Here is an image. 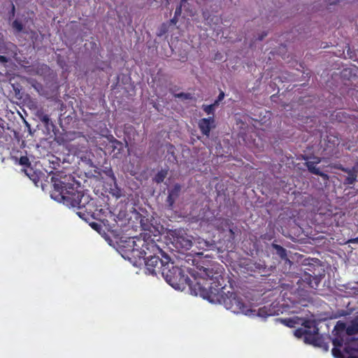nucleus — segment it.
<instances>
[{
  "label": "nucleus",
  "mask_w": 358,
  "mask_h": 358,
  "mask_svg": "<svg viewBox=\"0 0 358 358\" xmlns=\"http://www.w3.org/2000/svg\"><path fill=\"white\" fill-rule=\"evenodd\" d=\"M176 96L187 98V94H178L176 95Z\"/></svg>",
  "instance_id": "393cba45"
},
{
  "label": "nucleus",
  "mask_w": 358,
  "mask_h": 358,
  "mask_svg": "<svg viewBox=\"0 0 358 358\" xmlns=\"http://www.w3.org/2000/svg\"><path fill=\"white\" fill-rule=\"evenodd\" d=\"M346 334L352 336L358 334V319L351 322L346 328Z\"/></svg>",
  "instance_id": "9b49d317"
},
{
  "label": "nucleus",
  "mask_w": 358,
  "mask_h": 358,
  "mask_svg": "<svg viewBox=\"0 0 358 358\" xmlns=\"http://www.w3.org/2000/svg\"><path fill=\"white\" fill-rule=\"evenodd\" d=\"M20 164L23 166H28L29 165V160L27 157L23 156L21 157L20 159Z\"/></svg>",
  "instance_id": "6ab92c4d"
},
{
  "label": "nucleus",
  "mask_w": 358,
  "mask_h": 358,
  "mask_svg": "<svg viewBox=\"0 0 358 358\" xmlns=\"http://www.w3.org/2000/svg\"><path fill=\"white\" fill-rule=\"evenodd\" d=\"M337 351H338V350H337V349H336V348H335L332 349V353H333V355H334L335 357H337V355H336V352H337Z\"/></svg>",
  "instance_id": "a878e982"
},
{
  "label": "nucleus",
  "mask_w": 358,
  "mask_h": 358,
  "mask_svg": "<svg viewBox=\"0 0 358 358\" xmlns=\"http://www.w3.org/2000/svg\"><path fill=\"white\" fill-rule=\"evenodd\" d=\"M13 27L16 29L17 31H20L22 30V24L18 22L17 20H15L13 22Z\"/></svg>",
  "instance_id": "a211bd4d"
},
{
  "label": "nucleus",
  "mask_w": 358,
  "mask_h": 358,
  "mask_svg": "<svg viewBox=\"0 0 358 358\" xmlns=\"http://www.w3.org/2000/svg\"><path fill=\"white\" fill-rule=\"evenodd\" d=\"M167 171L161 170L159 171L155 177V181L157 183H160L164 181V178L166 177Z\"/></svg>",
  "instance_id": "4468645a"
},
{
  "label": "nucleus",
  "mask_w": 358,
  "mask_h": 358,
  "mask_svg": "<svg viewBox=\"0 0 358 358\" xmlns=\"http://www.w3.org/2000/svg\"><path fill=\"white\" fill-rule=\"evenodd\" d=\"M351 242H353V243H358V237H357L356 238L350 241Z\"/></svg>",
  "instance_id": "cd10ccee"
},
{
  "label": "nucleus",
  "mask_w": 358,
  "mask_h": 358,
  "mask_svg": "<svg viewBox=\"0 0 358 358\" xmlns=\"http://www.w3.org/2000/svg\"><path fill=\"white\" fill-rule=\"evenodd\" d=\"M90 225H91V227H92L93 229H96V230H98L99 229H100V228H101V225H100V224H99L98 223H96V222H92V223H91V224H90Z\"/></svg>",
  "instance_id": "412c9836"
},
{
  "label": "nucleus",
  "mask_w": 358,
  "mask_h": 358,
  "mask_svg": "<svg viewBox=\"0 0 358 358\" xmlns=\"http://www.w3.org/2000/svg\"><path fill=\"white\" fill-rule=\"evenodd\" d=\"M66 179L62 180L57 176L51 178L53 190L51 197L58 202L71 208H77L79 211L76 213L83 220L89 218L92 209L90 198L88 195L78 191L73 185L66 182Z\"/></svg>",
  "instance_id": "f257e3e1"
},
{
  "label": "nucleus",
  "mask_w": 358,
  "mask_h": 358,
  "mask_svg": "<svg viewBox=\"0 0 358 358\" xmlns=\"http://www.w3.org/2000/svg\"><path fill=\"white\" fill-rule=\"evenodd\" d=\"M199 127L202 134L208 136L210 130L215 127V120L213 117L202 118L199 122Z\"/></svg>",
  "instance_id": "423d86ee"
},
{
  "label": "nucleus",
  "mask_w": 358,
  "mask_h": 358,
  "mask_svg": "<svg viewBox=\"0 0 358 358\" xmlns=\"http://www.w3.org/2000/svg\"><path fill=\"white\" fill-rule=\"evenodd\" d=\"M283 322H284L286 325H287V326H289V327H293L294 324L295 323V322H294L292 320H288V321H287V320H283Z\"/></svg>",
  "instance_id": "5701e85b"
},
{
  "label": "nucleus",
  "mask_w": 358,
  "mask_h": 358,
  "mask_svg": "<svg viewBox=\"0 0 358 358\" xmlns=\"http://www.w3.org/2000/svg\"><path fill=\"white\" fill-rule=\"evenodd\" d=\"M194 238L189 236H182L178 238V242L186 250H189L192 248Z\"/></svg>",
  "instance_id": "9d476101"
},
{
  "label": "nucleus",
  "mask_w": 358,
  "mask_h": 358,
  "mask_svg": "<svg viewBox=\"0 0 358 358\" xmlns=\"http://www.w3.org/2000/svg\"><path fill=\"white\" fill-rule=\"evenodd\" d=\"M346 325L344 322H342L341 321H338L334 328V330L336 331H343L344 330L346 331Z\"/></svg>",
  "instance_id": "f3484780"
},
{
  "label": "nucleus",
  "mask_w": 358,
  "mask_h": 358,
  "mask_svg": "<svg viewBox=\"0 0 358 358\" xmlns=\"http://www.w3.org/2000/svg\"><path fill=\"white\" fill-rule=\"evenodd\" d=\"M181 187L180 185L176 184L174 187L169 191L167 197V202L170 208H172L175 201L178 199L180 194Z\"/></svg>",
  "instance_id": "6e6552de"
},
{
  "label": "nucleus",
  "mask_w": 358,
  "mask_h": 358,
  "mask_svg": "<svg viewBox=\"0 0 358 358\" xmlns=\"http://www.w3.org/2000/svg\"><path fill=\"white\" fill-rule=\"evenodd\" d=\"M177 16H175L171 20V22L173 24H176L177 22Z\"/></svg>",
  "instance_id": "bb28decb"
},
{
  "label": "nucleus",
  "mask_w": 358,
  "mask_h": 358,
  "mask_svg": "<svg viewBox=\"0 0 358 358\" xmlns=\"http://www.w3.org/2000/svg\"><path fill=\"white\" fill-rule=\"evenodd\" d=\"M215 106L216 105L215 103L210 105H203L202 108L207 114L210 115L213 114L214 108Z\"/></svg>",
  "instance_id": "dca6fc26"
},
{
  "label": "nucleus",
  "mask_w": 358,
  "mask_h": 358,
  "mask_svg": "<svg viewBox=\"0 0 358 358\" xmlns=\"http://www.w3.org/2000/svg\"><path fill=\"white\" fill-rule=\"evenodd\" d=\"M196 286L198 287V292L196 294H199L203 299H206L211 302L214 301L213 298L215 293L212 289L209 290L207 287L201 286L200 282H197Z\"/></svg>",
  "instance_id": "0eeeda50"
},
{
  "label": "nucleus",
  "mask_w": 358,
  "mask_h": 358,
  "mask_svg": "<svg viewBox=\"0 0 358 358\" xmlns=\"http://www.w3.org/2000/svg\"><path fill=\"white\" fill-rule=\"evenodd\" d=\"M321 162V159L317 157H310L306 162V165L308 169V171L315 175L320 176L324 179L328 178V176L320 171L318 168L316 167V165Z\"/></svg>",
  "instance_id": "39448f33"
},
{
  "label": "nucleus",
  "mask_w": 358,
  "mask_h": 358,
  "mask_svg": "<svg viewBox=\"0 0 358 358\" xmlns=\"http://www.w3.org/2000/svg\"><path fill=\"white\" fill-rule=\"evenodd\" d=\"M274 248L276 249L278 255L282 258H285L287 256L286 250L278 245H274Z\"/></svg>",
  "instance_id": "2eb2a0df"
},
{
  "label": "nucleus",
  "mask_w": 358,
  "mask_h": 358,
  "mask_svg": "<svg viewBox=\"0 0 358 358\" xmlns=\"http://www.w3.org/2000/svg\"><path fill=\"white\" fill-rule=\"evenodd\" d=\"M0 62L4 63L7 62V59L5 57L0 56Z\"/></svg>",
  "instance_id": "b1692460"
},
{
  "label": "nucleus",
  "mask_w": 358,
  "mask_h": 358,
  "mask_svg": "<svg viewBox=\"0 0 358 358\" xmlns=\"http://www.w3.org/2000/svg\"><path fill=\"white\" fill-rule=\"evenodd\" d=\"M198 274L201 276V278L206 280H213V278H217V276H215V275L217 274L216 273H213V270L204 267H201L199 268Z\"/></svg>",
  "instance_id": "1a4fd4ad"
},
{
  "label": "nucleus",
  "mask_w": 358,
  "mask_h": 358,
  "mask_svg": "<svg viewBox=\"0 0 358 358\" xmlns=\"http://www.w3.org/2000/svg\"><path fill=\"white\" fill-rule=\"evenodd\" d=\"M194 241L196 244L198 245V247L201 249H204L206 248H208L213 245V244L200 237L194 238Z\"/></svg>",
  "instance_id": "f8f14e48"
},
{
  "label": "nucleus",
  "mask_w": 358,
  "mask_h": 358,
  "mask_svg": "<svg viewBox=\"0 0 358 358\" xmlns=\"http://www.w3.org/2000/svg\"><path fill=\"white\" fill-rule=\"evenodd\" d=\"M227 310H230L236 314L243 313L245 315H251L255 310L249 308L245 304L241 298L234 293H229L225 296L221 295V301H220Z\"/></svg>",
  "instance_id": "20e7f679"
},
{
  "label": "nucleus",
  "mask_w": 358,
  "mask_h": 358,
  "mask_svg": "<svg viewBox=\"0 0 358 358\" xmlns=\"http://www.w3.org/2000/svg\"><path fill=\"white\" fill-rule=\"evenodd\" d=\"M181 12H182V8H181V6H180L178 8H176V9L175 16L180 15L181 14Z\"/></svg>",
  "instance_id": "4be33fe9"
},
{
  "label": "nucleus",
  "mask_w": 358,
  "mask_h": 358,
  "mask_svg": "<svg viewBox=\"0 0 358 358\" xmlns=\"http://www.w3.org/2000/svg\"><path fill=\"white\" fill-rule=\"evenodd\" d=\"M224 97V93L223 92H221L217 97V99L215 101V104L217 106L218 103L222 101Z\"/></svg>",
  "instance_id": "aec40b11"
},
{
  "label": "nucleus",
  "mask_w": 358,
  "mask_h": 358,
  "mask_svg": "<svg viewBox=\"0 0 358 358\" xmlns=\"http://www.w3.org/2000/svg\"><path fill=\"white\" fill-rule=\"evenodd\" d=\"M145 267L150 274L161 273L166 282L176 289H180L178 282L185 280L184 276L181 275L180 268L175 267L173 263L164 264L157 256L148 257L145 260Z\"/></svg>",
  "instance_id": "f03ea898"
},
{
  "label": "nucleus",
  "mask_w": 358,
  "mask_h": 358,
  "mask_svg": "<svg viewBox=\"0 0 358 358\" xmlns=\"http://www.w3.org/2000/svg\"><path fill=\"white\" fill-rule=\"evenodd\" d=\"M343 171L347 172L348 173V176L346 178V183L349 185H352L356 180V175L352 171L348 169H342Z\"/></svg>",
  "instance_id": "ddd939ff"
},
{
  "label": "nucleus",
  "mask_w": 358,
  "mask_h": 358,
  "mask_svg": "<svg viewBox=\"0 0 358 358\" xmlns=\"http://www.w3.org/2000/svg\"><path fill=\"white\" fill-rule=\"evenodd\" d=\"M340 1H341V0H337V1H336L335 2H334V3H331V4H332V5H333V4H334V5H336V4L340 2Z\"/></svg>",
  "instance_id": "c85d7f7f"
},
{
  "label": "nucleus",
  "mask_w": 358,
  "mask_h": 358,
  "mask_svg": "<svg viewBox=\"0 0 358 358\" xmlns=\"http://www.w3.org/2000/svg\"><path fill=\"white\" fill-rule=\"evenodd\" d=\"M302 325L303 327L296 330L294 335L297 337H303V341L306 343L321 347L327 351L329 346L327 344L323 343L322 338L319 336L318 329L315 322L306 320L302 322Z\"/></svg>",
  "instance_id": "7ed1b4c3"
}]
</instances>
